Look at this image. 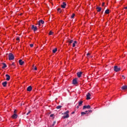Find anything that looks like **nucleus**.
<instances>
[{
    "instance_id": "f257e3e1",
    "label": "nucleus",
    "mask_w": 127,
    "mask_h": 127,
    "mask_svg": "<svg viewBox=\"0 0 127 127\" xmlns=\"http://www.w3.org/2000/svg\"><path fill=\"white\" fill-rule=\"evenodd\" d=\"M8 58L9 60H14L15 59V57L12 54H8Z\"/></svg>"
},
{
    "instance_id": "f03ea898",
    "label": "nucleus",
    "mask_w": 127,
    "mask_h": 127,
    "mask_svg": "<svg viewBox=\"0 0 127 127\" xmlns=\"http://www.w3.org/2000/svg\"><path fill=\"white\" fill-rule=\"evenodd\" d=\"M114 71L116 72H118L121 70V67H118V66L116 65L114 67Z\"/></svg>"
},
{
    "instance_id": "7ed1b4c3",
    "label": "nucleus",
    "mask_w": 127,
    "mask_h": 127,
    "mask_svg": "<svg viewBox=\"0 0 127 127\" xmlns=\"http://www.w3.org/2000/svg\"><path fill=\"white\" fill-rule=\"evenodd\" d=\"M31 29H32L34 31V32H35L37 31L38 28L37 26H35L34 25H32L31 26Z\"/></svg>"
},
{
    "instance_id": "20e7f679",
    "label": "nucleus",
    "mask_w": 127,
    "mask_h": 127,
    "mask_svg": "<svg viewBox=\"0 0 127 127\" xmlns=\"http://www.w3.org/2000/svg\"><path fill=\"white\" fill-rule=\"evenodd\" d=\"M85 109H91V106L90 105H84L83 107V110H85Z\"/></svg>"
},
{
    "instance_id": "39448f33",
    "label": "nucleus",
    "mask_w": 127,
    "mask_h": 127,
    "mask_svg": "<svg viewBox=\"0 0 127 127\" xmlns=\"http://www.w3.org/2000/svg\"><path fill=\"white\" fill-rule=\"evenodd\" d=\"M82 74V71L78 72L77 73V76L78 78H80L81 77Z\"/></svg>"
},
{
    "instance_id": "423d86ee",
    "label": "nucleus",
    "mask_w": 127,
    "mask_h": 127,
    "mask_svg": "<svg viewBox=\"0 0 127 127\" xmlns=\"http://www.w3.org/2000/svg\"><path fill=\"white\" fill-rule=\"evenodd\" d=\"M90 96H91V94H90V93H88L87 94H86V100H90L91 99Z\"/></svg>"
},
{
    "instance_id": "0eeeda50",
    "label": "nucleus",
    "mask_w": 127,
    "mask_h": 127,
    "mask_svg": "<svg viewBox=\"0 0 127 127\" xmlns=\"http://www.w3.org/2000/svg\"><path fill=\"white\" fill-rule=\"evenodd\" d=\"M44 23V21L43 20H40L38 23V25L39 26H41V24H43Z\"/></svg>"
},
{
    "instance_id": "6e6552de",
    "label": "nucleus",
    "mask_w": 127,
    "mask_h": 127,
    "mask_svg": "<svg viewBox=\"0 0 127 127\" xmlns=\"http://www.w3.org/2000/svg\"><path fill=\"white\" fill-rule=\"evenodd\" d=\"M66 5H67L66 3L65 2H63V4H61V7L63 8H65Z\"/></svg>"
},
{
    "instance_id": "1a4fd4ad",
    "label": "nucleus",
    "mask_w": 127,
    "mask_h": 127,
    "mask_svg": "<svg viewBox=\"0 0 127 127\" xmlns=\"http://www.w3.org/2000/svg\"><path fill=\"white\" fill-rule=\"evenodd\" d=\"M77 83V79L75 78L73 80H72V84L73 85H76Z\"/></svg>"
},
{
    "instance_id": "9d476101",
    "label": "nucleus",
    "mask_w": 127,
    "mask_h": 127,
    "mask_svg": "<svg viewBox=\"0 0 127 127\" xmlns=\"http://www.w3.org/2000/svg\"><path fill=\"white\" fill-rule=\"evenodd\" d=\"M5 76H6V80H7V81H8V80H9L10 79V76L8 75V74H6V75H5Z\"/></svg>"
},
{
    "instance_id": "9b49d317",
    "label": "nucleus",
    "mask_w": 127,
    "mask_h": 127,
    "mask_svg": "<svg viewBox=\"0 0 127 127\" xmlns=\"http://www.w3.org/2000/svg\"><path fill=\"white\" fill-rule=\"evenodd\" d=\"M32 87L31 86H29L27 87V91H32Z\"/></svg>"
},
{
    "instance_id": "f8f14e48",
    "label": "nucleus",
    "mask_w": 127,
    "mask_h": 127,
    "mask_svg": "<svg viewBox=\"0 0 127 127\" xmlns=\"http://www.w3.org/2000/svg\"><path fill=\"white\" fill-rule=\"evenodd\" d=\"M17 115L16 114H14V115H12L11 118L12 119H17Z\"/></svg>"
},
{
    "instance_id": "ddd939ff",
    "label": "nucleus",
    "mask_w": 127,
    "mask_h": 127,
    "mask_svg": "<svg viewBox=\"0 0 127 127\" xmlns=\"http://www.w3.org/2000/svg\"><path fill=\"white\" fill-rule=\"evenodd\" d=\"M24 64V61H22V60H19V64L20 65H23Z\"/></svg>"
},
{
    "instance_id": "4468645a",
    "label": "nucleus",
    "mask_w": 127,
    "mask_h": 127,
    "mask_svg": "<svg viewBox=\"0 0 127 127\" xmlns=\"http://www.w3.org/2000/svg\"><path fill=\"white\" fill-rule=\"evenodd\" d=\"M2 64H3V66L2 67V69H4L7 67V64H5L4 63H2Z\"/></svg>"
},
{
    "instance_id": "2eb2a0df",
    "label": "nucleus",
    "mask_w": 127,
    "mask_h": 127,
    "mask_svg": "<svg viewBox=\"0 0 127 127\" xmlns=\"http://www.w3.org/2000/svg\"><path fill=\"white\" fill-rule=\"evenodd\" d=\"M96 9H97V11L99 12L101 11L102 8L101 7H97Z\"/></svg>"
},
{
    "instance_id": "dca6fc26",
    "label": "nucleus",
    "mask_w": 127,
    "mask_h": 127,
    "mask_svg": "<svg viewBox=\"0 0 127 127\" xmlns=\"http://www.w3.org/2000/svg\"><path fill=\"white\" fill-rule=\"evenodd\" d=\"M121 89L123 90H126L127 89V85H124L121 87Z\"/></svg>"
},
{
    "instance_id": "f3484780",
    "label": "nucleus",
    "mask_w": 127,
    "mask_h": 127,
    "mask_svg": "<svg viewBox=\"0 0 127 127\" xmlns=\"http://www.w3.org/2000/svg\"><path fill=\"white\" fill-rule=\"evenodd\" d=\"M7 84V81H4V82L2 83V85H3V87H6Z\"/></svg>"
},
{
    "instance_id": "a211bd4d",
    "label": "nucleus",
    "mask_w": 127,
    "mask_h": 127,
    "mask_svg": "<svg viewBox=\"0 0 127 127\" xmlns=\"http://www.w3.org/2000/svg\"><path fill=\"white\" fill-rule=\"evenodd\" d=\"M87 111H86L85 112H81V115H82V116H84V115L87 114Z\"/></svg>"
},
{
    "instance_id": "6ab92c4d",
    "label": "nucleus",
    "mask_w": 127,
    "mask_h": 127,
    "mask_svg": "<svg viewBox=\"0 0 127 127\" xmlns=\"http://www.w3.org/2000/svg\"><path fill=\"white\" fill-rule=\"evenodd\" d=\"M105 14H109L110 13V10L107 9V10H105Z\"/></svg>"
},
{
    "instance_id": "aec40b11",
    "label": "nucleus",
    "mask_w": 127,
    "mask_h": 127,
    "mask_svg": "<svg viewBox=\"0 0 127 127\" xmlns=\"http://www.w3.org/2000/svg\"><path fill=\"white\" fill-rule=\"evenodd\" d=\"M69 118V115L68 114H66L65 116H64L63 117V119H67Z\"/></svg>"
},
{
    "instance_id": "412c9836",
    "label": "nucleus",
    "mask_w": 127,
    "mask_h": 127,
    "mask_svg": "<svg viewBox=\"0 0 127 127\" xmlns=\"http://www.w3.org/2000/svg\"><path fill=\"white\" fill-rule=\"evenodd\" d=\"M62 108V106L59 105L57 107H56V109L59 110V109H60Z\"/></svg>"
},
{
    "instance_id": "4be33fe9",
    "label": "nucleus",
    "mask_w": 127,
    "mask_h": 127,
    "mask_svg": "<svg viewBox=\"0 0 127 127\" xmlns=\"http://www.w3.org/2000/svg\"><path fill=\"white\" fill-rule=\"evenodd\" d=\"M68 42L69 43V44H71L73 43V40H68Z\"/></svg>"
},
{
    "instance_id": "5701e85b",
    "label": "nucleus",
    "mask_w": 127,
    "mask_h": 127,
    "mask_svg": "<svg viewBox=\"0 0 127 127\" xmlns=\"http://www.w3.org/2000/svg\"><path fill=\"white\" fill-rule=\"evenodd\" d=\"M82 103H83V101H79V103H78L79 105L78 106H81Z\"/></svg>"
},
{
    "instance_id": "b1692460",
    "label": "nucleus",
    "mask_w": 127,
    "mask_h": 127,
    "mask_svg": "<svg viewBox=\"0 0 127 127\" xmlns=\"http://www.w3.org/2000/svg\"><path fill=\"white\" fill-rule=\"evenodd\" d=\"M77 43L76 41H74L73 44H72V47H75V44Z\"/></svg>"
},
{
    "instance_id": "393cba45",
    "label": "nucleus",
    "mask_w": 127,
    "mask_h": 127,
    "mask_svg": "<svg viewBox=\"0 0 127 127\" xmlns=\"http://www.w3.org/2000/svg\"><path fill=\"white\" fill-rule=\"evenodd\" d=\"M57 51V48H56L55 49H53V53H56Z\"/></svg>"
},
{
    "instance_id": "a878e982",
    "label": "nucleus",
    "mask_w": 127,
    "mask_h": 127,
    "mask_svg": "<svg viewBox=\"0 0 127 127\" xmlns=\"http://www.w3.org/2000/svg\"><path fill=\"white\" fill-rule=\"evenodd\" d=\"M57 10L59 12H60V13L62 12V10L61 9V8H58Z\"/></svg>"
},
{
    "instance_id": "bb28decb",
    "label": "nucleus",
    "mask_w": 127,
    "mask_h": 127,
    "mask_svg": "<svg viewBox=\"0 0 127 127\" xmlns=\"http://www.w3.org/2000/svg\"><path fill=\"white\" fill-rule=\"evenodd\" d=\"M53 32L52 31H50L49 33V35H52L53 34Z\"/></svg>"
},
{
    "instance_id": "cd10ccee",
    "label": "nucleus",
    "mask_w": 127,
    "mask_h": 127,
    "mask_svg": "<svg viewBox=\"0 0 127 127\" xmlns=\"http://www.w3.org/2000/svg\"><path fill=\"white\" fill-rule=\"evenodd\" d=\"M56 124V121L53 122V124L52 125V127H54L55 126V124Z\"/></svg>"
},
{
    "instance_id": "c85d7f7f",
    "label": "nucleus",
    "mask_w": 127,
    "mask_h": 127,
    "mask_svg": "<svg viewBox=\"0 0 127 127\" xmlns=\"http://www.w3.org/2000/svg\"><path fill=\"white\" fill-rule=\"evenodd\" d=\"M69 113V111H66L65 112H64V115H67Z\"/></svg>"
},
{
    "instance_id": "c756f323",
    "label": "nucleus",
    "mask_w": 127,
    "mask_h": 127,
    "mask_svg": "<svg viewBox=\"0 0 127 127\" xmlns=\"http://www.w3.org/2000/svg\"><path fill=\"white\" fill-rule=\"evenodd\" d=\"M74 16H75V14H74V13L72 14V15L71 16V18L72 19H73V18H74Z\"/></svg>"
},
{
    "instance_id": "7c9ffc66",
    "label": "nucleus",
    "mask_w": 127,
    "mask_h": 127,
    "mask_svg": "<svg viewBox=\"0 0 127 127\" xmlns=\"http://www.w3.org/2000/svg\"><path fill=\"white\" fill-rule=\"evenodd\" d=\"M30 112H31V111H30L29 112H28L27 113V114H26V115L28 116L29 114L30 113Z\"/></svg>"
},
{
    "instance_id": "2f4dec72",
    "label": "nucleus",
    "mask_w": 127,
    "mask_h": 127,
    "mask_svg": "<svg viewBox=\"0 0 127 127\" xmlns=\"http://www.w3.org/2000/svg\"><path fill=\"white\" fill-rule=\"evenodd\" d=\"M11 66H14V63H12Z\"/></svg>"
},
{
    "instance_id": "473e14b6",
    "label": "nucleus",
    "mask_w": 127,
    "mask_h": 127,
    "mask_svg": "<svg viewBox=\"0 0 127 127\" xmlns=\"http://www.w3.org/2000/svg\"><path fill=\"white\" fill-rule=\"evenodd\" d=\"M54 114L50 115V117H54Z\"/></svg>"
},
{
    "instance_id": "72a5a7b5",
    "label": "nucleus",
    "mask_w": 127,
    "mask_h": 127,
    "mask_svg": "<svg viewBox=\"0 0 127 127\" xmlns=\"http://www.w3.org/2000/svg\"><path fill=\"white\" fill-rule=\"evenodd\" d=\"M30 47H31V48L33 47V44H30Z\"/></svg>"
},
{
    "instance_id": "f704fd0d",
    "label": "nucleus",
    "mask_w": 127,
    "mask_h": 127,
    "mask_svg": "<svg viewBox=\"0 0 127 127\" xmlns=\"http://www.w3.org/2000/svg\"><path fill=\"white\" fill-rule=\"evenodd\" d=\"M14 113L15 114H16V110H14Z\"/></svg>"
},
{
    "instance_id": "c9c22d12",
    "label": "nucleus",
    "mask_w": 127,
    "mask_h": 127,
    "mask_svg": "<svg viewBox=\"0 0 127 127\" xmlns=\"http://www.w3.org/2000/svg\"><path fill=\"white\" fill-rule=\"evenodd\" d=\"M16 40L19 41V37L16 38Z\"/></svg>"
},
{
    "instance_id": "e433bc0d",
    "label": "nucleus",
    "mask_w": 127,
    "mask_h": 127,
    "mask_svg": "<svg viewBox=\"0 0 127 127\" xmlns=\"http://www.w3.org/2000/svg\"><path fill=\"white\" fill-rule=\"evenodd\" d=\"M122 77L124 78V79H126V77L124 76V75H122Z\"/></svg>"
},
{
    "instance_id": "4c0bfd02",
    "label": "nucleus",
    "mask_w": 127,
    "mask_h": 127,
    "mask_svg": "<svg viewBox=\"0 0 127 127\" xmlns=\"http://www.w3.org/2000/svg\"><path fill=\"white\" fill-rule=\"evenodd\" d=\"M104 4H105V2H103V3H102V6H104Z\"/></svg>"
},
{
    "instance_id": "58836bf2",
    "label": "nucleus",
    "mask_w": 127,
    "mask_h": 127,
    "mask_svg": "<svg viewBox=\"0 0 127 127\" xmlns=\"http://www.w3.org/2000/svg\"><path fill=\"white\" fill-rule=\"evenodd\" d=\"M89 55H90V53H88L87 54H86V56H89Z\"/></svg>"
},
{
    "instance_id": "ea45409f",
    "label": "nucleus",
    "mask_w": 127,
    "mask_h": 127,
    "mask_svg": "<svg viewBox=\"0 0 127 127\" xmlns=\"http://www.w3.org/2000/svg\"><path fill=\"white\" fill-rule=\"evenodd\" d=\"M79 108V105L77 106L76 109H78Z\"/></svg>"
},
{
    "instance_id": "a19ab883",
    "label": "nucleus",
    "mask_w": 127,
    "mask_h": 127,
    "mask_svg": "<svg viewBox=\"0 0 127 127\" xmlns=\"http://www.w3.org/2000/svg\"><path fill=\"white\" fill-rule=\"evenodd\" d=\"M34 69H35V70H37V68L35 67V68H34Z\"/></svg>"
},
{
    "instance_id": "79ce46f5",
    "label": "nucleus",
    "mask_w": 127,
    "mask_h": 127,
    "mask_svg": "<svg viewBox=\"0 0 127 127\" xmlns=\"http://www.w3.org/2000/svg\"><path fill=\"white\" fill-rule=\"evenodd\" d=\"M88 112H92V110H89Z\"/></svg>"
},
{
    "instance_id": "37998d69",
    "label": "nucleus",
    "mask_w": 127,
    "mask_h": 127,
    "mask_svg": "<svg viewBox=\"0 0 127 127\" xmlns=\"http://www.w3.org/2000/svg\"><path fill=\"white\" fill-rule=\"evenodd\" d=\"M74 113H75L74 112H73L71 113V114H74Z\"/></svg>"
},
{
    "instance_id": "c03bdc74",
    "label": "nucleus",
    "mask_w": 127,
    "mask_h": 127,
    "mask_svg": "<svg viewBox=\"0 0 127 127\" xmlns=\"http://www.w3.org/2000/svg\"><path fill=\"white\" fill-rule=\"evenodd\" d=\"M125 9H127V6L125 7Z\"/></svg>"
},
{
    "instance_id": "a18cd8bd",
    "label": "nucleus",
    "mask_w": 127,
    "mask_h": 127,
    "mask_svg": "<svg viewBox=\"0 0 127 127\" xmlns=\"http://www.w3.org/2000/svg\"><path fill=\"white\" fill-rule=\"evenodd\" d=\"M33 67H34V64H33Z\"/></svg>"
},
{
    "instance_id": "49530a36",
    "label": "nucleus",
    "mask_w": 127,
    "mask_h": 127,
    "mask_svg": "<svg viewBox=\"0 0 127 127\" xmlns=\"http://www.w3.org/2000/svg\"><path fill=\"white\" fill-rule=\"evenodd\" d=\"M102 13H103V11H102Z\"/></svg>"
}]
</instances>
